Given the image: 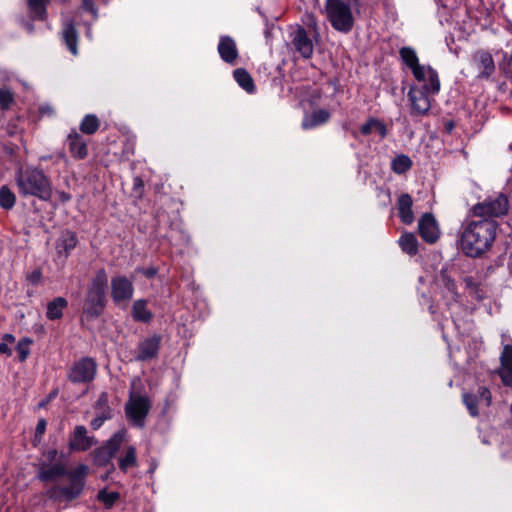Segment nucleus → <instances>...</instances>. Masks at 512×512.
I'll return each instance as SVG.
<instances>
[{
  "mask_svg": "<svg viewBox=\"0 0 512 512\" xmlns=\"http://www.w3.org/2000/svg\"><path fill=\"white\" fill-rule=\"evenodd\" d=\"M498 223L495 219L471 220L463 224L460 234V247L469 257L477 258L488 251L497 235Z\"/></svg>",
  "mask_w": 512,
  "mask_h": 512,
  "instance_id": "obj_1",
  "label": "nucleus"
},
{
  "mask_svg": "<svg viewBox=\"0 0 512 512\" xmlns=\"http://www.w3.org/2000/svg\"><path fill=\"white\" fill-rule=\"evenodd\" d=\"M15 181L22 197L32 196L42 201H49L52 197L51 180L41 169L36 167L20 169L16 172Z\"/></svg>",
  "mask_w": 512,
  "mask_h": 512,
  "instance_id": "obj_2",
  "label": "nucleus"
},
{
  "mask_svg": "<svg viewBox=\"0 0 512 512\" xmlns=\"http://www.w3.org/2000/svg\"><path fill=\"white\" fill-rule=\"evenodd\" d=\"M108 275L104 268L99 269L87 286L83 304V313L88 319L100 317L106 307Z\"/></svg>",
  "mask_w": 512,
  "mask_h": 512,
  "instance_id": "obj_3",
  "label": "nucleus"
},
{
  "mask_svg": "<svg viewBox=\"0 0 512 512\" xmlns=\"http://www.w3.org/2000/svg\"><path fill=\"white\" fill-rule=\"evenodd\" d=\"M86 470L87 466L79 465L70 473L69 485H54L46 491V496L54 501L64 500L66 502H71L77 499L84 489V476L86 474Z\"/></svg>",
  "mask_w": 512,
  "mask_h": 512,
  "instance_id": "obj_4",
  "label": "nucleus"
},
{
  "mask_svg": "<svg viewBox=\"0 0 512 512\" xmlns=\"http://www.w3.org/2000/svg\"><path fill=\"white\" fill-rule=\"evenodd\" d=\"M327 18L338 32L349 33L354 26L351 6L343 0H325Z\"/></svg>",
  "mask_w": 512,
  "mask_h": 512,
  "instance_id": "obj_5",
  "label": "nucleus"
},
{
  "mask_svg": "<svg viewBox=\"0 0 512 512\" xmlns=\"http://www.w3.org/2000/svg\"><path fill=\"white\" fill-rule=\"evenodd\" d=\"M508 210V197L502 193L495 197L489 196L472 207L473 215L480 219H494L506 215Z\"/></svg>",
  "mask_w": 512,
  "mask_h": 512,
  "instance_id": "obj_6",
  "label": "nucleus"
},
{
  "mask_svg": "<svg viewBox=\"0 0 512 512\" xmlns=\"http://www.w3.org/2000/svg\"><path fill=\"white\" fill-rule=\"evenodd\" d=\"M97 363L92 357H82L74 362L67 372V378L74 384L90 383L97 374Z\"/></svg>",
  "mask_w": 512,
  "mask_h": 512,
  "instance_id": "obj_7",
  "label": "nucleus"
},
{
  "mask_svg": "<svg viewBox=\"0 0 512 512\" xmlns=\"http://www.w3.org/2000/svg\"><path fill=\"white\" fill-rule=\"evenodd\" d=\"M125 437L126 431L119 430L114 433L101 447L97 448L94 453L95 464L100 467L108 465L119 451Z\"/></svg>",
  "mask_w": 512,
  "mask_h": 512,
  "instance_id": "obj_8",
  "label": "nucleus"
},
{
  "mask_svg": "<svg viewBox=\"0 0 512 512\" xmlns=\"http://www.w3.org/2000/svg\"><path fill=\"white\" fill-rule=\"evenodd\" d=\"M151 408V403L147 397L135 396L130 397L125 406V413L127 418L137 427L143 428L145 425V418L147 417Z\"/></svg>",
  "mask_w": 512,
  "mask_h": 512,
  "instance_id": "obj_9",
  "label": "nucleus"
},
{
  "mask_svg": "<svg viewBox=\"0 0 512 512\" xmlns=\"http://www.w3.org/2000/svg\"><path fill=\"white\" fill-rule=\"evenodd\" d=\"M133 294V282L126 276H115L111 279V297L115 305L127 304Z\"/></svg>",
  "mask_w": 512,
  "mask_h": 512,
  "instance_id": "obj_10",
  "label": "nucleus"
},
{
  "mask_svg": "<svg viewBox=\"0 0 512 512\" xmlns=\"http://www.w3.org/2000/svg\"><path fill=\"white\" fill-rule=\"evenodd\" d=\"M292 48L299 53L304 59H310L313 55L314 45L309 37L306 29L298 25L289 34Z\"/></svg>",
  "mask_w": 512,
  "mask_h": 512,
  "instance_id": "obj_11",
  "label": "nucleus"
},
{
  "mask_svg": "<svg viewBox=\"0 0 512 512\" xmlns=\"http://www.w3.org/2000/svg\"><path fill=\"white\" fill-rule=\"evenodd\" d=\"M162 343V336L158 334L151 335L141 340L136 348L135 360L138 362H147L158 357Z\"/></svg>",
  "mask_w": 512,
  "mask_h": 512,
  "instance_id": "obj_12",
  "label": "nucleus"
},
{
  "mask_svg": "<svg viewBox=\"0 0 512 512\" xmlns=\"http://www.w3.org/2000/svg\"><path fill=\"white\" fill-rule=\"evenodd\" d=\"M428 92L424 88L411 86L408 92V98L411 102V115L424 116L428 114L431 108V102L428 97Z\"/></svg>",
  "mask_w": 512,
  "mask_h": 512,
  "instance_id": "obj_13",
  "label": "nucleus"
},
{
  "mask_svg": "<svg viewBox=\"0 0 512 512\" xmlns=\"http://www.w3.org/2000/svg\"><path fill=\"white\" fill-rule=\"evenodd\" d=\"M72 471H69L65 464L61 462H55V463H47V462H41L39 464L38 472H37V478L41 482H52L55 481L61 477H67L69 479V475Z\"/></svg>",
  "mask_w": 512,
  "mask_h": 512,
  "instance_id": "obj_14",
  "label": "nucleus"
},
{
  "mask_svg": "<svg viewBox=\"0 0 512 512\" xmlns=\"http://www.w3.org/2000/svg\"><path fill=\"white\" fill-rule=\"evenodd\" d=\"M418 232L426 243L433 244L439 239L440 229L432 213H424L420 217L418 221Z\"/></svg>",
  "mask_w": 512,
  "mask_h": 512,
  "instance_id": "obj_15",
  "label": "nucleus"
},
{
  "mask_svg": "<svg viewBox=\"0 0 512 512\" xmlns=\"http://www.w3.org/2000/svg\"><path fill=\"white\" fill-rule=\"evenodd\" d=\"M399 55L402 62L411 70L417 81H425L426 67L419 63L415 49L410 46L400 48Z\"/></svg>",
  "mask_w": 512,
  "mask_h": 512,
  "instance_id": "obj_16",
  "label": "nucleus"
},
{
  "mask_svg": "<svg viewBox=\"0 0 512 512\" xmlns=\"http://www.w3.org/2000/svg\"><path fill=\"white\" fill-rule=\"evenodd\" d=\"M472 61L479 70L478 78L489 79L495 72L492 54L487 50H478L472 55Z\"/></svg>",
  "mask_w": 512,
  "mask_h": 512,
  "instance_id": "obj_17",
  "label": "nucleus"
},
{
  "mask_svg": "<svg viewBox=\"0 0 512 512\" xmlns=\"http://www.w3.org/2000/svg\"><path fill=\"white\" fill-rule=\"evenodd\" d=\"M220 58L228 64H235L239 52L235 40L228 35H222L219 38L217 47Z\"/></svg>",
  "mask_w": 512,
  "mask_h": 512,
  "instance_id": "obj_18",
  "label": "nucleus"
},
{
  "mask_svg": "<svg viewBox=\"0 0 512 512\" xmlns=\"http://www.w3.org/2000/svg\"><path fill=\"white\" fill-rule=\"evenodd\" d=\"M67 145L73 158L83 160L88 156L87 141L76 130H72L67 136Z\"/></svg>",
  "mask_w": 512,
  "mask_h": 512,
  "instance_id": "obj_19",
  "label": "nucleus"
},
{
  "mask_svg": "<svg viewBox=\"0 0 512 512\" xmlns=\"http://www.w3.org/2000/svg\"><path fill=\"white\" fill-rule=\"evenodd\" d=\"M95 443L94 438L87 435L86 427L78 425L75 427L73 436L69 441V447L73 451H86Z\"/></svg>",
  "mask_w": 512,
  "mask_h": 512,
  "instance_id": "obj_20",
  "label": "nucleus"
},
{
  "mask_svg": "<svg viewBox=\"0 0 512 512\" xmlns=\"http://www.w3.org/2000/svg\"><path fill=\"white\" fill-rule=\"evenodd\" d=\"M413 199L408 193H402L397 200L398 215L402 223L410 225L414 221Z\"/></svg>",
  "mask_w": 512,
  "mask_h": 512,
  "instance_id": "obj_21",
  "label": "nucleus"
},
{
  "mask_svg": "<svg viewBox=\"0 0 512 512\" xmlns=\"http://www.w3.org/2000/svg\"><path fill=\"white\" fill-rule=\"evenodd\" d=\"M330 112L326 109H318L312 111L311 114L306 115L302 120V128L305 130L313 129L322 124H325L330 119Z\"/></svg>",
  "mask_w": 512,
  "mask_h": 512,
  "instance_id": "obj_22",
  "label": "nucleus"
},
{
  "mask_svg": "<svg viewBox=\"0 0 512 512\" xmlns=\"http://www.w3.org/2000/svg\"><path fill=\"white\" fill-rule=\"evenodd\" d=\"M62 38L73 55L78 54V31L73 22L65 23L62 30Z\"/></svg>",
  "mask_w": 512,
  "mask_h": 512,
  "instance_id": "obj_23",
  "label": "nucleus"
},
{
  "mask_svg": "<svg viewBox=\"0 0 512 512\" xmlns=\"http://www.w3.org/2000/svg\"><path fill=\"white\" fill-rule=\"evenodd\" d=\"M499 376L501 381L512 376V345H504L500 356Z\"/></svg>",
  "mask_w": 512,
  "mask_h": 512,
  "instance_id": "obj_24",
  "label": "nucleus"
},
{
  "mask_svg": "<svg viewBox=\"0 0 512 512\" xmlns=\"http://www.w3.org/2000/svg\"><path fill=\"white\" fill-rule=\"evenodd\" d=\"M131 314L136 322L148 323L153 318L152 312L147 309V301L144 299L134 301Z\"/></svg>",
  "mask_w": 512,
  "mask_h": 512,
  "instance_id": "obj_25",
  "label": "nucleus"
},
{
  "mask_svg": "<svg viewBox=\"0 0 512 512\" xmlns=\"http://www.w3.org/2000/svg\"><path fill=\"white\" fill-rule=\"evenodd\" d=\"M68 306L64 297H56L47 304L46 316L49 320H59L63 316V310Z\"/></svg>",
  "mask_w": 512,
  "mask_h": 512,
  "instance_id": "obj_26",
  "label": "nucleus"
},
{
  "mask_svg": "<svg viewBox=\"0 0 512 512\" xmlns=\"http://www.w3.org/2000/svg\"><path fill=\"white\" fill-rule=\"evenodd\" d=\"M425 73L426 78L425 81H422L423 85L420 88H424L430 94L438 93L440 90V80L437 71L428 66Z\"/></svg>",
  "mask_w": 512,
  "mask_h": 512,
  "instance_id": "obj_27",
  "label": "nucleus"
},
{
  "mask_svg": "<svg viewBox=\"0 0 512 512\" xmlns=\"http://www.w3.org/2000/svg\"><path fill=\"white\" fill-rule=\"evenodd\" d=\"M233 77L238 85L246 92L252 93L255 90L254 81L251 75L244 68H237L233 71Z\"/></svg>",
  "mask_w": 512,
  "mask_h": 512,
  "instance_id": "obj_28",
  "label": "nucleus"
},
{
  "mask_svg": "<svg viewBox=\"0 0 512 512\" xmlns=\"http://www.w3.org/2000/svg\"><path fill=\"white\" fill-rule=\"evenodd\" d=\"M399 246L402 251L410 256L418 253V240L413 233H404L399 239Z\"/></svg>",
  "mask_w": 512,
  "mask_h": 512,
  "instance_id": "obj_29",
  "label": "nucleus"
},
{
  "mask_svg": "<svg viewBox=\"0 0 512 512\" xmlns=\"http://www.w3.org/2000/svg\"><path fill=\"white\" fill-rule=\"evenodd\" d=\"M30 17L34 20H44L47 14L48 0H27Z\"/></svg>",
  "mask_w": 512,
  "mask_h": 512,
  "instance_id": "obj_30",
  "label": "nucleus"
},
{
  "mask_svg": "<svg viewBox=\"0 0 512 512\" xmlns=\"http://www.w3.org/2000/svg\"><path fill=\"white\" fill-rule=\"evenodd\" d=\"M413 162L406 154L397 155L391 162V169L394 173L401 175L411 169Z\"/></svg>",
  "mask_w": 512,
  "mask_h": 512,
  "instance_id": "obj_31",
  "label": "nucleus"
},
{
  "mask_svg": "<svg viewBox=\"0 0 512 512\" xmlns=\"http://www.w3.org/2000/svg\"><path fill=\"white\" fill-rule=\"evenodd\" d=\"M100 127V121L94 114H87L82 119L79 129L83 134L93 135Z\"/></svg>",
  "mask_w": 512,
  "mask_h": 512,
  "instance_id": "obj_32",
  "label": "nucleus"
},
{
  "mask_svg": "<svg viewBox=\"0 0 512 512\" xmlns=\"http://www.w3.org/2000/svg\"><path fill=\"white\" fill-rule=\"evenodd\" d=\"M96 415L105 416V419L109 420L112 418V409L109 406L108 394L103 392L99 395L95 403Z\"/></svg>",
  "mask_w": 512,
  "mask_h": 512,
  "instance_id": "obj_33",
  "label": "nucleus"
},
{
  "mask_svg": "<svg viewBox=\"0 0 512 512\" xmlns=\"http://www.w3.org/2000/svg\"><path fill=\"white\" fill-rule=\"evenodd\" d=\"M119 469L123 472H126L130 467L137 466V457H136V449L133 446H129L125 455L119 458Z\"/></svg>",
  "mask_w": 512,
  "mask_h": 512,
  "instance_id": "obj_34",
  "label": "nucleus"
},
{
  "mask_svg": "<svg viewBox=\"0 0 512 512\" xmlns=\"http://www.w3.org/2000/svg\"><path fill=\"white\" fill-rule=\"evenodd\" d=\"M16 202L14 192L7 186L0 187V207L5 210H11Z\"/></svg>",
  "mask_w": 512,
  "mask_h": 512,
  "instance_id": "obj_35",
  "label": "nucleus"
},
{
  "mask_svg": "<svg viewBox=\"0 0 512 512\" xmlns=\"http://www.w3.org/2000/svg\"><path fill=\"white\" fill-rule=\"evenodd\" d=\"M77 243L78 238L75 232L66 230L62 233L60 238V246L63 248L66 256H68L70 252L76 247Z\"/></svg>",
  "mask_w": 512,
  "mask_h": 512,
  "instance_id": "obj_36",
  "label": "nucleus"
},
{
  "mask_svg": "<svg viewBox=\"0 0 512 512\" xmlns=\"http://www.w3.org/2000/svg\"><path fill=\"white\" fill-rule=\"evenodd\" d=\"M462 400H463V403L466 406L470 416H472V417L479 416L478 395H475L474 393L465 392L462 394Z\"/></svg>",
  "mask_w": 512,
  "mask_h": 512,
  "instance_id": "obj_37",
  "label": "nucleus"
},
{
  "mask_svg": "<svg viewBox=\"0 0 512 512\" xmlns=\"http://www.w3.org/2000/svg\"><path fill=\"white\" fill-rule=\"evenodd\" d=\"M439 283L445 287L453 297H457V286L455 280L448 274L447 270L442 269L438 277Z\"/></svg>",
  "mask_w": 512,
  "mask_h": 512,
  "instance_id": "obj_38",
  "label": "nucleus"
},
{
  "mask_svg": "<svg viewBox=\"0 0 512 512\" xmlns=\"http://www.w3.org/2000/svg\"><path fill=\"white\" fill-rule=\"evenodd\" d=\"M33 344V340L29 337L22 338L16 346V351L18 353V359L20 362L26 361L30 354V346Z\"/></svg>",
  "mask_w": 512,
  "mask_h": 512,
  "instance_id": "obj_39",
  "label": "nucleus"
},
{
  "mask_svg": "<svg viewBox=\"0 0 512 512\" xmlns=\"http://www.w3.org/2000/svg\"><path fill=\"white\" fill-rule=\"evenodd\" d=\"M120 495L118 492H107L101 490L98 493V499L105 505L106 508H111L114 503L119 499Z\"/></svg>",
  "mask_w": 512,
  "mask_h": 512,
  "instance_id": "obj_40",
  "label": "nucleus"
},
{
  "mask_svg": "<svg viewBox=\"0 0 512 512\" xmlns=\"http://www.w3.org/2000/svg\"><path fill=\"white\" fill-rule=\"evenodd\" d=\"M14 97L10 90L0 88V109L6 110L13 103Z\"/></svg>",
  "mask_w": 512,
  "mask_h": 512,
  "instance_id": "obj_41",
  "label": "nucleus"
},
{
  "mask_svg": "<svg viewBox=\"0 0 512 512\" xmlns=\"http://www.w3.org/2000/svg\"><path fill=\"white\" fill-rule=\"evenodd\" d=\"M475 395H478V401H484L486 406H490L492 401V395L490 390L485 386H480L477 390V393Z\"/></svg>",
  "mask_w": 512,
  "mask_h": 512,
  "instance_id": "obj_42",
  "label": "nucleus"
},
{
  "mask_svg": "<svg viewBox=\"0 0 512 512\" xmlns=\"http://www.w3.org/2000/svg\"><path fill=\"white\" fill-rule=\"evenodd\" d=\"M465 287L472 293H476L479 289V282L472 276H466L463 279Z\"/></svg>",
  "mask_w": 512,
  "mask_h": 512,
  "instance_id": "obj_43",
  "label": "nucleus"
},
{
  "mask_svg": "<svg viewBox=\"0 0 512 512\" xmlns=\"http://www.w3.org/2000/svg\"><path fill=\"white\" fill-rule=\"evenodd\" d=\"M42 279V272L40 269H35L33 270L32 272L28 273L26 275V280L32 284V285H37L40 283Z\"/></svg>",
  "mask_w": 512,
  "mask_h": 512,
  "instance_id": "obj_44",
  "label": "nucleus"
},
{
  "mask_svg": "<svg viewBox=\"0 0 512 512\" xmlns=\"http://www.w3.org/2000/svg\"><path fill=\"white\" fill-rule=\"evenodd\" d=\"M375 121V118L374 117H370L361 127H360V132L362 135L364 136H368L372 133V131L374 130L375 128V123L373 122Z\"/></svg>",
  "mask_w": 512,
  "mask_h": 512,
  "instance_id": "obj_45",
  "label": "nucleus"
},
{
  "mask_svg": "<svg viewBox=\"0 0 512 512\" xmlns=\"http://www.w3.org/2000/svg\"><path fill=\"white\" fill-rule=\"evenodd\" d=\"M82 8L90 12L95 18L97 17V9L94 0H82Z\"/></svg>",
  "mask_w": 512,
  "mask_h": 512,
  "instance_id": "obj_46",
  "label": "nucleus"
},
{
  "mask_svg": "<svg viewBox=\"0 0 512 512\" xmlns=\"http://www.w3.org/2000/svg\"><path fill=\"white\" fill-rule=\"evenodd\" d=\"M375 123V130L379 133V135L381 136V138H385L388 134V129H387V126L380 120L376 119L375 118V121H373Z\"/></svg>",
  "mask_w": 512,
  "mask_h": 512,
  "instance_id": "obj_47",
  "label": "nucleus"
},
{
  "mask_svg": "<svg viewBox=\"0 0 512 512\" xmlns=\"http://www.w3.org/2000/svg\"><path fill=\"white\" fill-rule=\"evenodd\" d=\"M137 272L141 273L148 279H152L154 276H156L158 270L156 267L151 266L148 268L137 269Z\"/></svg>",
  "mask_w": 512,
  "mask_h": 512,
  "instance_id": "obj_48",
  "label": "nucleus"
},
{
  "mask_svg": "<svg viewBox=\"0 0 512 512\" xmlns=\"http://www.w3.org/2000/svg\"><path fill=\"white\" fill-rule=\"evenodd\" d=\"M107 419H105V416L102 417V416H99V415H96V417L91 421L90 425H91V428L93 430H98L102 425L103 423L106 421Z\"/></svg>",
  "mask_w": 512,
  "mask_h": 512,
  "instance_id": "obj_49",
  "label": "nucleus"
},
{
  "mask_svg": "<svg viewBox=\"0 0 512 512\" xmlns=\"http://www.w3.org/2000/svg\"><path fill=\"white\" fill-rule=\"evenodd\" d=\"M47 422L45 419H40L36 425L35 435L42 436L45 433Z\"/></svg>",
  "mask_w": 512,
  "mask_h": 512,
  "instance_id": "obj_50",
  "label": "nucleus"
},
{
  "mask_svg": "<svg viewBox=\"0 0 512 512\" xmlns=\"http://www.w3.org/2000/svg\"><path fill=\"white\" fill-rule=\"evenodd\" d=\"M44 456L46 457V462L51 464L56 460L58 456V451L56 449H49L44 453Z\"/></svg>",
  "mask_w": 512,
  "mask_h": 512,
  "instance_id": "obj_51",
  "label": "nucleus"
},
{
  "mask_svg": "<svg viewBox=\"0 0 512 512\" xmlns=\"http://www.w3.org/2000/svg\"><path fill=\"white\" fill-rule=\"evenodd\" d=\"M0 353L1 354H5L7 356H11L12 355V349L9 347V345L7 343L1 342L0 343Z\"/></svg>",
  "mask_w": 512,
  "mask_h": 512,
  "instance_id": "obj_52",
  "label": "nucleus"
},
{
  "mask_svg": "<svg viewBox=\"0 0 512 512\" xmlns=\"http://www.w3.org/2000/svg\"><path fill=\"white\" fill-rule=\"evenodd\" d=\"M59 200L63 203H66L71 200V195L65 191L58 192Z\"/></svg>",
  "mask_w": 512,
  "mask_h": 512,
  "instance_id": "obj_53",
  "label": "nucleus"
},
{
  "mask_svg": "<svg viewBox=\"0 0 512 512\" xmlns=\"http://www.w3.org/2000/svg\"><path fill=\"white\" fill-rule=\"evenodd\" d=\"M2 340H3L2 341L3 343H7L9 345V344L14 343L15 337L12 334L6 333V334H4Z\"/></svg>",
  "mask_w": 512,
  "mask_h": 512,
  "instance_id": "obj_54",
  "label": "nucleus"
},
{
  "mask_svg": "<svg viewBox=\"0 0 512 512\" xmlns=\"http://www.w3.org/2000/svg\"><path fill=\"white\" fill-rule=\"evenodd\" d=\"M508 71L506 74L512 80V55L507 60Z\"/></svg>",
  "mask_w": 512,
  "mask_h": 512,
  "instance_id": "obj_55",
  "label": "nucleus"
},
{
  "mask_svg": "<svg viewBox=\"0 0 512 512\" xmlns=\"http://www.w3.org/2000/svg\"><path fill=\"white\" fill-rule=\"evenodd\" d=\"M39 111L41 114H52L53 113V109L48 105L41 106Z\"/></svg>",
  "mask_w": 512,
  "mask_h": 512,
  "instance_id": "obj_56",
  "label": "nucleus"
},
{
  "mask_svg": "<svg viewBox=\"0 0 512 512\" xmlns=\"http://www.w3.org/2000/svg\"><path fill=\"white\" fill-rule=\"evenodd\" d=\"M346 3L352 5L357 10H359V8L361 7V0H347Z\"/></svg>",
  "mask_w": 512,
  "mask_h": 512,
  "instance_id": "obj_57",
  "label": "nucleus"
},
{
  "mask_svg": "<svg viewBox=\"0 0 512 512\" xmlns=\"http://www.w3.org/2000/svg\"><path fill=\"white\" fill-rule=\"evenodd\" d=\"M502 383L504 386L512 389V376L507 379L502 380Z\"/></svg>",
  "mask_w": 512,
  "mask_h": 512,
  "instance_id": "obj_58",
  "label": "nucleus"
},
{
  "mask_svg": "<svg viewBox=\"0 0 512 512\" xmlns=\"http://www.w3.org/2000/svg\"><path fill=\"white\" fill-rule=\"evenodd\" d=\"M445 128L448 132H451L454 128V123L452 121H449L445 124Z\"/></svg>",
  "mask_w": 512,
  "mask_h": 512,
  "instance_id": "obj_59",
  "label": "nucleus"
},
{
  "mask_svg": "<svg viewBox=\"0 0 512 512\" xmlns=\"http://www.w3.org/2000/svg\"><path fill=\"white\" fill-rule=\"evenodd\" d=\"M143 186V181L139 178H137L135 180V187H142Z\"/></svg>",
  "mask_w": 512,
  "mask_h": 512,
  "instance_id": "obj_60",
  "label": "nucleus"
}]
</instances>
